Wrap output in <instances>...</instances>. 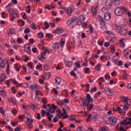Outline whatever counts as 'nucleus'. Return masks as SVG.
<instances>
[{
    "mask_svg": "<svg viewBox=\"0 0 131 131\" xmlns=\"http://www.w3.org/2000/svg\"><path fill=\"white\" fill-rule=\"evenodd\" d=\"M120 46L121 47V48H124L125 46V38H121L120 40Z\"/></svg>",
    "mask_w": 131,
    "mask_h": 131,
    "instance_id": "nucleus-15",
    "label": "nucleus"
},
{
    "mask_svg": "<svg viewBox=\"0 0 131 131\" xmlns=\"http://www.w3.org/2000/svg\"><path fill=\"white\" fill-rule=\"evenodd\" d=\"M70 101L69 99L66 98L63 100L60 101L58 103V105H60L62 107V106H64L65 104H69Z\"/></svg>",
    "mask_w": 131,
    "mask_h": 131,
    "instance_id": "nucleus-8",
    "label": "nucleus"
},
{
    "mask_svg": "<svg viewBox=\"0 0 131 131\" xmlns=\"http://www.w3.org/2000/svg\"><path fill=\"white\" fill-rule=\"evenodd\" d=\"M89 29H90V33H94V32H95V31L94 30V27H93V26H92V25H90L89 26Z\"/></svg>",
    "mask_w": 131,
    "mask_h": 131,
    "instance_id": "nucleus-41",
    "label": "nucleus"
},
{
    "mask_svg": "<svg viewBox=\"0 0 131 131\" xmlns=\"http://www.w3.org/2000/svg\"><path fill=\"white\" fill-rule=\"evenodd\" d=\"M92 12L94 16H97V14L98 13V10L97 9V8L93 7L92 8Z\"/></svg>",
    "mask_w": 131,
    "mask_h": 131,
    "instance_id": "nucleus-21",
    "label": "nucleus"
},
{
    "mask_svg": "<svg viewBox=\"0 0 131 131\" xmlns=\"http://www.w3.org/2000/svg\"><path fill=\"white\" fill-rule=\"evenodd\" d=\"M31 89L33 91H38L39 90V87L37 85L36 83H34L31 85Z\"/></svg>",
    "mask_w": 131,
    "mask_h": 131,
    "instance_id": "nucleus-16",
    "label": "nucleus"
},
{
    "mask_svg": "<svg viewBox=\"0 0 131 131\" xmlns=\"http://www.w3.org/2000/svg\"><path fill=\"white\" fill-rule=\"evenodd\" d=\"M14 68L16 70V71H17V72H19V71H20V67L18 66L17 63L14 64Z\"/></svg>",
    "mask_w": 131,
    "mask_h": 131,
    "instance_id": "nucleus-32",
    "label": "nucleus"
},
{
    "mask_svg": "<svg viewBox=\"0 0 131 131\" xmlns=\"http://www.w3.org/2000/svg\"><path fill=\"white\" fill-rule=\"evenodd\" d=\"M115 6H119L120 5V0H114Z\"/></svg>",
    "mask_w": 131,
    "mask_h": 131,
    "instance_id": "nucleus-42",
    "label": "nucleus"
},
{
    "mask_svg": "<svg viewBox=\"0 0 131 131\" xmlns=\"http://www.w3.org/2000/svg\"><path fill=\"white\" fill-rule=\"evenodd\" d=\"M0 95L1 96H2V97H3V98H4V99L8 98L7 92H6V91H4V90H2V89H0Z\"/></svg>",
    "mask_w": 131,
    "mask_h": 131,
    "instance_id": "nucleus-11",
    "label": "nucleus"
},
{
    "mask_svg": "<svg viewBox=\"0 0 131 131\" xmlns=\"http://www.w3.org/2000/svg\"><path fill=\"white\" fill-rule=\"evenodd\" d=\"M43 67H44V69L45 70H46L47 71H48V70H49V67L48 64H44Z\"/></svg>",
    "mask_w": 131,
    "mask_h": 131,
    "instance_id": "nucleus-63",
    "label": "nucleus"
},
{
    "mask_svg": "<svg viewBox=\"0 0 131 131\" xmlns=\"http://www.w3.org/2000/svg\"><path fill=\"white\" fill-rule=\"evenodd\" d=\"M86 97V98L84 100L83 105L84 106H88L89 105H90V102H93V100L90 94H87Z\"/></svg>",
    "mask_w": 131,
    "mask_h": 131,
    "instance_id": "nucleus-2",
    "label": "nucleus"
},
{
    "mask_svg": "<svg viewBox=\"0 0 131 131\" xmlns=\"http://www.w3.org/2000/svg\"><path fill=\"white\" fill-rule=\"evenodd\" d=\"M28 124H32L33 123V119H30V118H27Z\"/></svg>",
    "mask_w": 131,
    "mask_h": 131,
    "instance_id": "nucleus-38",
    "label": "nucleus"
},
{
    "mask_svg": "<svg viewBox=\"0 0 131 131\" xmlns=\"http://www.w3.org/2000/svg\"><path fill=\"white\" fill-rule=\"evenodd\" d=\"M127 23H128V21L126 19H124L121 20V24L123 26L127 25Z\"/></svg>",
    "mask_w": 131,
    "mask_h": 131,
    "instance_id": "nucleus-30",
    "label": "nucleus"
},
{
    "mask_svg": "<svg viewBox=\"0 0 131 131\" xmlns=\"http://www.w3.org/2000/svg\"><path fill=\"white\" fill-rule=\"evenodd\" d=\"M12 6H13V3L12 2H10L6 6V8L7 9H10V8L12 7Z\"/></svg>",
    "mask_w": 131,
    "mask_h": 131,
    "instance_id": "nucleus-54",
    "label": "nucleus"
},
{
    "mask_svg": "<svg viewBox=\"0 0 131 131\" xmlns=\"http://www.w3.org/2000/svg\"><path fill=\"white\" fill-rule=\"evenodd\" d=\"M76 65V68H80V61H78L75 63Z\"/></svg>",
    "mask_w": 131,
    "mask_h": 131,
    "instance_id": "nucleus-46",
    "label": "nucleus"
},
{
    "mask_svg": "<svg viewBox=\"0 0 131 131\" xmlns=\"http://www.w3.org/2000/svg\"><path fill=\"white\" fill-rule=\"evenodd\" d=\"M70 10V13L72 14V12L74 11V10H75V8L74 6H71L69 8Z\"/></svg>",
    "mask_w": 131,
    "mask_h": 131,
    "instance_id": "nucleus-43",
    "label": "nucleus"
},
{
    "mask_svg": "<svg viewBox=\"0 0 131 131\" xmlns=\"http://www.w3.org/2000/svg\"><path fill=\"white\" fill-rule=\"evenodd\" d=\"M28 66H29L31 69H34V67L33 65H32V62H30L28 63Z\"/></svg>",
    "mask_w": 131,
    "mask_h": 131,
    "instance_id": "nucleus-51",
    "label": "nucleus"
},
{
    "mask_svg": "<svg viewBox=\"0 0 131 131\" xmlns=\"http://www.w3.org/2000/svg\"><path fill=\"white\" fill-rule=\"evenodd\" d=\"M83 129H84V128L82 127V126L78 127L76 129L77 131H83Z\"/></svg>",
    "mask_w": 131,
    "mask_h": 131,
    "instance_id": "nucleus-64",
    "label": "nucleus"
},
{
    "mask_svg": "<svg viewBox=\"0 0 131 131\" xmlns=\"http://www.w3.org/2000/svg\"><path fill=\"white\" fill-rule=\"evenodd\" d=\"M128 101H129V99L127 97H122V103H123V104L128 103Z\"/></svg>",
    "mask_w": 131,
    "mask_h": 131,
    "instance_id": "nucleus-19",
    "label": "nucleus"
},
{
    "mask_svg": "<svg viewBox=\"0 0 131 131\" xmlns=\"http://www.w3.org/2000/svg\"><path fill=\"white\" fill-rule=\"evenodd\" d=\"M108 121L112 125H114V124H116L117 123V118L114 117H111L108 118Z\"/></svg>",
    "mask_w": 131,
    "mask_h": 131,
    "instance_id": "nucleus-6",
    "label": "nucleus"
},
{
    "mask_svg": "<svg viewBox=\"0 0 131 131\" xmlns=\"http://www.w3.org/2000/svg\"><path fill=\"white\" fill-rule=\"evenodd\" d=\"M62 111L63 112V114L62 113V112H61V110H58L57 111V114L56 115V117H58V118L60 119L62 116H64V115H67L68 113L65 108L62 107Z\"/></svg>",
    "mask_w": 131,
    "mask_h": 131,
    "instance_id": "nucleus-3",
    "label": "nucleus"
},
{
    "mask_svg": "<svg viewBox=\"0 0 131 131\" xmlns=\"http://www.w3.org/2000/svg\"><path fill=\"white\" fill-rule=\"evenodd\" d=\"M8 11L9 13V14H10V15H11L14 18H17V17H18L17 12L15 10H13V9L9 8L8 9Z\"/></svg>",
    "mask_w": 131,
    "mask_h": 131,
    "instance_id": "nucleus-5",
    "label": "nucleus"
},
{
    "mask_svg": "<svg viewBox=\"0 0 131 131\" xmlns=\"http://www.w3.org/2000/svg\"><path fill=\"white\" fill-rule=\"evenodd\" d=\"M49 75H50V73H45L43 75H42V78L44 80H46L47 78H49Z\"/></svg>",
    "mask_w": 131,
    "mask_h": 131,
    "instance_id": "nucleus-29",
    "label": "nucleus"
},
{
    "mask_svg": "<svg viewBox=\"0 0 131 131\" xmlns=\"http://www.w3.org/2000/svg\"><path fill=\"white\" fill-rule=\"evenodd\" d=\"M98 80H102V81H99V82L98 84L99 85H102V83L105 82V80H104V77H100L98 79Z\"/></svg>",
    "mask_w": 131,
    "mask_h": 131,
    "instance_id": "nucleus-34",
    "label": "nucleus"
},
{
    "mask_svg": "<svg viewBox=\"0 0 131 131\" xmlns=\"http://www.w3.org/2000/svg\"><path fill=\"white\" fill-rule=\"evenodd\" d=\"M98 21H99L100 23L101 27H103V26H105V25H106V23L104 21V20H103V17H101V16H98Z\"/></svg>",
    "mask_w": 131,
    "mask_h": 131,
    "instance_id": "nucleus-12",
    "label": "nucleus"
},
{
    "mask_svg": "<svg viewBox=\"0 0 131 131\" xmlns=\"http://www.w3.org/2000/svg\"><path fill=\"white\" fill-rule=\"evenodd\" d=\"M46 37H48L50 39H52L53 36L51 33H47L46 35Z\"/></svg>",
    "mask_w": 131,
    "mask_h": 131,
    "instance_id": "nucleus-45",
    "label": "nucleus"
},
{
    "mask_svg": "<svg viewBox=\"0 0 131 131\" xmlns=\"http://www.w3.org/2000/svg\"><path fill=\"white\" fill-rule=\"evenodd\" d=\"M12 113L13 114V115H16L18 113V112L17 111V110L16 108H14L12 110Z\"/></svg>",
    "mask_w": 131,
    "mask_h": 131,
    "instance_id": "nucleus-56",
    "label": "nucleus"
},
{
    "mask_svg": "<svg viewBox=\"0 0 131 131\" xmlns=\"http://www.w3.org/2000/svg\"><path fill=\"white\" fill-rule=\"evenodd\" d=\"M42 102L43 103V104H47L48 103V99L45 98H42Z\"/></svg>",
    "mask_w": 131,
    "mask_h": 131,
    "instance_id": "nucleus-61",
    "label": "nucleus"
},
{
    "mask_svg": "<svg viewBox=\"0 0 131 131\" xmlns=\"http://www.w3.org/2000/svg\"><path fill=\"white\" fill-rule=\"evenodd\" d=\"M36 96H43L42 93L40 91L37 90L35 91Z\"/></svg>",
    "mask_w": 131,
    "mask_h": 131,
    "instance_id": "nucleus-39",
    "label": "nucleus"
},
{
    "mask_svg": "<svg viewBox=\"0 0 131 131\" xmlns=\"http://www.w3.org/2000/svg\"><path fill=\"white\" fill-rule=\"evenodd\" d=\"M128 120V118H126L123 121L120 122V125L121 126H125V125H127V121Z\"/></svg>",
    "mask_w": 131,
    "mask_h": 131,
    "instance_id": "nucleus-23",
    "label": "nucleus"
},
{
    "mask_svg": "<svg viewBox=\"0 0 131 131\" xmlns=\"http://www.w3.org/2000/svg\"><path fill=\"white\" fill-rule=\"evenodd\" d=\"M101 131H109L110 129L107 126H103L101 128Z\"/></svg>",
    "mask_w": 131,
    "mask_h": 131,
    "instance_id": "nucleus-40",
    "label": "nucleus"
},
{
    "mask_svg": "<svg viewBox=\"0 0 131 131\" xmlns=\"http://www.w3.org/2000/svg\"><path fill=\"white\" fill-rule=\"evenodd\" d=\"M42 50H43V52H44V53H43V56H46V55H47V53H48L49 51V49H48V47H43Z\"/></svg>",
    "mask_w": 131,
    "mask_h": 131,
    "instance_id": "nucleus-36",
    "label": "nucleus"
},
{
    "mask_svg": "<svg viewBox=\"0 0 131 131\" xmlns=\"http://www.w3.org/2000/svg\"><path fill=\"white\" fill-rule=\"evenodd\" d=\"M24 51L28 53L29 55L31 54V50L30 49V46L29 44H26L24 46Z\"/></svg>",
    "mask_w": 131,
    "mask_h": 131,
    "instance_id": "nucleus-10",
    "label": "nucleus"
},
{
    "mask_svg": "<svg viewBox=\"0 0 131 131\" xmlns=\"http://www.w3.org/2000/svg\"><path fill=\"white\" fill-rule=\"evenodd\" d=\"M122 78L123 79H126V78H127V74H126V72H124Z\"/></svg>",
    "mask_w": 131,
    "mask_h": 131,
    "instance_id": "nucleus-60",
    "label": "nucleus"
},
{
    "mask_svg": "<svg viewBox=\"0 0 131 131\" xmlns=\"http://www.w3.org/2000/svg\"><path fill=\"white\" fill-rule=\"evenodd\" d=\"M52 48L55 52H57L60 49V45L59 43H55L53 45Z\"/></svg>",
    "mask_w": 131,
    "mask_h": 131,
    "instance_id": "nucleus-14",
    "label": "nucleus"
},
{
    "mask_svg": "<svg viewBox=\"0 0 131 131\" xmlns=\"http://www.w3.org/2000/svg\"><path fill=\"white\" fill-rule=\"evenodd\" d=\"M111 41L113 43L116 42V41H117V38L116 37H113L111 39Z\"/></svg>",
    "mask_w": 131,
    "mask_h": 131,
    "instance_id": "nucleus-59",
    "label": "nucleus"
},
{
    "mask_svg": "<svg viewBox=\"0 0 131 131\" xmlns=\"http://www.w3.org/2000/svg\"><path fill=\"white\" fill-rule=\"evenodd\" d=\"M43 54H41V55H39L38 56V59L40 61H46L47 60V58L44 56Z\"/></svg>",
    "mask_w": 131,
    "mask_h": 131,
    "instance_id": "nucleus-18",
    "label": "nucleus"
},
{
    "mask_svg": "<svg viewBox=\"0 0 131 131\" xmlns=\"http://www.w3.org/2000/svg\"><path fill=\"white\" fill-rule=\"evenodd\" d=\"M15 33V29H10L9 30V34H14Z\"/></svg>",
    "mask_w": 131,
    "mask_h": 131,
    "instance_id": "nucleus-55",
    "label": "nucleus"
},
{
    "mask_svg": "<svg viewBox=\"0 0 131 131\" xmlns=\"http://www.w3.org/2000/svg\"><path fill=\"white\" fill-rule=\"evenodd\" d=\"M49 112H50V113H55V110L53 108H50L49 110Z\"/></svg>",
    "mask_w": 131,
    "mask_h": 131,
    "instance_id": "nucleus-62",
    "label": "nucleus"
},
{
    "mask_svg": "<svg viewBox=\"0 0 131 131\" xmlns=\"http://www.w3.org/2000/svg\"><path fill=\"white\" fill-rule=\"evenodd\" d=\"M67 24L68 25H69V26H73V25H74L73 24V18H70L69 19L68 21H67Z\"/></svg>",
    "mask_w": 131,
    "mask_h": 131,
    "instance_id": "nucleus-28",
    "label": "nucleus"
},
{
    "mask_svg": "<svg viewBox=\"0 0 131 131\" xmlns=\"http://www.w3.org/2000/svg\"><path fill=\"white\" fill-rule=\"evenodd\" d=\"M6 71L8 74H9V73H10V64L9 63L7 64V67L6 70Z\"/></svg>",
    "mask_w": 131,
    "mask_h": 131,
    "instance_id": "nucleus-48",
    "label": "nucleus"
},
{
    "mask_svg": "<svg viewBox=\"0 0 131 131\" xmlns=\"http://www.w3.org/2000/svg\"><path fill=\"white\" fill-rule=\"evenodd\" d=\"M38 37L39 38H43V33H38L37 34Z\"/></svg>",
    "mask_w": 131,
    "mask_h": 131,
    "instance_id": "nucleus-52",
    "label": "nucleus"
},
{
    "mask_svg": "<svg viewBox=\"0 0 131 131\" xmlns=\"http://www.w3.org/2000/svg\"><path fill=\"white\" fill-rule=\"evenodd\" d=\"M121 34H126L127 33V30L125 29H121L120 31Z\"/></svg>",
    "mask_w": 131,
    "mask_h": 131,
    "instance_id": "nucleus-35",
    "label": "nucleus"
},
{
    "mask_svg": "<svg viewBox=\"0 0 131 131\" xmlns=\"http://www.w3.org/2000/svg\"><path fill=\"white\" fill-rule=\"evenodd\" d=\"M104 19L106 20H109L111 19V13L107 12L104 14Z\"/></svg>",
    "mask_w": 131,
    "mask_h": 131,
    "instance_id": "nucleus-17",
    "label": "nucleus"
},
{
    "mask_svg": "<svg viewBox=\"0 0 131 131\" xmlns=\"http://www.w3.org/2000/svg\"><path fill=\"white\" fill-rule=\"evenodd\" d=\"M73 64V62L71 61L66 62V65L68 68L71 67L72 66Z\"/></svg>",
    "mask_w": 131,
    "mask_h": 131,
    "instance_id": "nucleus-33",
    "label": "nucleus"
},
{
    "mask_svg": "<svg viewBox=\"0 0 131 131\" xmlns=\"http://www.w3.org/2000/svg\"><path fill=\"white\" fill-rule=\"evenodd\" d=\"M99 118L98 114L95 113L92 116V119L94 121H97Z\"/></svg>",
    "mask_w": 131,
    "mask_h": 131,
    "instance_id": "nucleus-26",
    "label": "nucleus"
},
{
    "mask_svg": "<svg viewBox=\"0 0 131 131\" xmlns=\"http://www.w3.org/2000/svg\"><path fill=\"white\" fill-rule=\"evenodd\" d=\"M112 5H113V1L107 0L106 3V7H108V8H111L112 7Z\"/></svg>",
    "mask_w": 131,
    "mask_h": 131,
    "instance_id": "nucleus-22",
    "label": "nucleus"
},
{
    "mask_svg": "<svg viewBox=\"0 0 131 131\" xmlns=\"http://www.w3.org/2000/svg\"><path fill=\"white\" fill-rule=\"evenodd\" d=\"M95 70H96V71H100L101 70V64H99L95 67Z\"/></svg>",
    "mask_w": 131,
    "mask_h": 131,
    "instance_id": "nucleus-47",
    "label": "nucleus"
},
{
    "mask_svg": "<svg viewBox=\"0 0 131 131\" xmlns=\"http://www.w3.org/2000/svg\"><path fill=\"white\" fill-rule=\"evenodd\" d=\"M7 63L8 60L6 59L3 60V59L2 58H0V69H2V68H4Z\"/></svg>",
    "mask_w": 131,
    "mask_h": 131,
    "instance_id": "nucleus-7",
    "label": "nucleus"
},
{
    "mask_svg": "<svg viewBox=\"0 0 131 131\" xmlns=\"http://www.w3.org/2000/svg\"><path fill=\"white\" fill-rule=\"evenodd\" d=\"M55 83L58 85L59 84H61V82H62V79H61V78L59 77H56L55 78Z\"/></svg>",
    "mask_w": 131,
    "mask_h": 131,
    "instance_id": "nucleus-20",
    "label": "nucleus"
},
{
    "mask_svg": "<svg viewBox=\"0 0 131 131\" xmlns=\"http://www.w3.org/2000/svg\"><path fill=\"white\" fill-rule=\"evenodd\" d=\"M44 25L46 26V29H49V28H50V25H49V23H48V21H45Z\"/></svg>",
    "mask_w": 131,
    "mask_h": 131,
    "instance_id": "nucleus-44",
    "label": "nucleus"
},
{
    "mask_svg": "<svg viewBox=\"0 0 131 131\" xmlns=\"http://www.w3.org/2000/svg\"><path fill=\"white\" fill-rule=\"evenodd\" d=\"M66 42V41L63 38H61L60 41L59 46H60L61 48H63L64 46L65 45V43Z\"/></svg>",
    "mask_w": 131,
    "mask_h": 131,
    "instance_id": "nucleus-25",
    "label": "nucleus"
},
{
    "mask_svg": "<svg viewBox=\"0 0 131 131\" xmlns=\"http://www.w3.org/2000/svg\"><path fill=\"white\" fill-rule=\"evenodd\" d=\"M8 78V76L6 74H2L0 75V82L5 81Z\"/></svg>",
    "mask_w": 131,
    "mask_h": 131,
    "instance_id": "nucleus-13",
    "label": "nucleus"
},
{
    "mask_svg": "<svg viewBox=\"0 0 131 131\" xmlns=\"http://www.w3.org/2000/svg\"><path fill=\"white\" fill-rule=\"evenodd\" d=\"M72 18L74 25H81V21L79 20V18L75 16Z\"/></svg>",
    "mask_w": 131,
    "mask_h": 131,
    "instance_id": "nucleus-4",
    "label": "nucleus"
},
{
    "mask_svg": "<svg viewBox=\"0 0 131 131\" xmlns=\"http://www.w3.org/2000/svg\"><path fill=\"white\" fill-rule=\"evenodd\" d=\"M101 11L102 13H103L104 14H106V13H109L108 12V9H106V8H103Z\"/></svg>",
    "mask_w": 131,
    "mask_h": 131,
    "instance_id": "nucleus-49",
    "label": "nucleus"
},
{
    "mask_svg": "<svg viewBox=\"0 0 131 131\" xmlns=\"http://www.w3.org/2000/svg\"><path fill=\"white\" fill-rule=\"evenodd\" d=\"M10 81H11V80H7L6 81V85L7 88H10L11 86V83H10Z\"/></svg>",
    "mask_w": 131,
    "mask_h": 131,
    "instance_id": "nucleus-53",
    "label": "nucleus"
},
{
    "mask_svg": "<svg viewBox=\"0 0 131 131\" xmlns=\"http://www.w3.org/2000/svg\"><path fill=\"white\" fill-rule=\"evenodd\" d=\"M52 92H53V93H54V94H55V95H58V94H59L58 90H57V89H56V88H53L52 89Z\"/></svg>",
    "mask_w": 131,
    "mask_h": 131,
    "instance_id": "nucleus-57",
    "label": "nucleus"
},
{
    "mask_svg": "<svg viewBox=\"0 0 131 131\" xmlns=\"http://www.w3.org/2000/svg\"><path fill=\"white\" fill-rule=\"evenodd\" d=\"M53 32L55 34H61V33H63V32H64V29L61 27L57 28L53 31Z\"/></svg>",
    "mask_w": 131,
    "mask_h": 131,
    "instance_id": "nucleus-9",
    "label": "nucleus"
},
{
    "mask_svg": "<svg viewBox=\"0 0 131 131\" xmlns=\"http://www.w3.org/2000/svg\"><path fill=\"white\" fill-rule=\"evenodd\" d=\"M129 107H130V104L128 103V102L127 103H123V110H125V111L127 110V109H128Z\"/></svg>",
    "mask_w": 131,
    "mask_h": 131,
    "instance_id": "nucleus-24",
    "label": "nucleus"
},
{
    "mask_svg": "<svg viewBox=\"0 0 131 131\" xmlns=\"http://www.w3.org/2000/svg\"><path fill=\"white\" fill-rule=\"evenodd\" d=\"M123 55H124V56H125L126 57H127V56H128V50L127 49H125L123 51Z\"/></svg>",
    "mask_w": 131,
    "mask_h": 131,
    "instance_id": "nucleus-37",
    "label": "nucleus"
},
{
    "mask_svg": "<svg viewBox=\"0 0 131 131\" xmlns=\"http://www.w3.org/2000/svg\"><path fill=\"white\" fill-rule=\"evenodd\" d=\"M25 59H24V62H28L29 60V57H28V56L27 55H25Z\"/></svg>",
    "mask_w": 131,
    "mask_h": 131,
    "instance_id": "nucleus-58",
    "label": "nucleus"
},
{
    "mask_svg": "<svg viewBox=\"0 0 131 131\" xmlns=\"http://www.w3.org/2000/svg\"><path fill=\"white\" fill-rule=\"evenodd\" d=\"M115 112H118L119 113H120V114H122V113L123 112V110H122L121 108L118 107L115 110Z\"/></svg>",
    "mask_w": 131,
    "mask_h": 131,
    "instance_id": "nucleus-31",
    "label": "nucleus"
},
{
    "mask_svg": "<svg viewBox=\"0 0 131 131\" xmlns=\"http://www.w3.org/2000/svg\"><path fill=\"white\" fill-rule=\"evenodd\" d=\"M80 22H81V25L83 24V22H84V20H85V17L83 15H81L79 17Z\"/></svg>",
    "mask_w": 131,
    "mask_h": 131,
    "instance_id": "nucleus-27",
    "label": "nucleus"
},
{
    "mask_svg": "<svg viewBox=\"0 0 131 131\" xmlns=\"http://www.w3.org/2000/svg\"><path fill=\"white\" fill-rule=\"evenodd\" d=\"M115 12L117 16H122L123 13L127 12V9L125 8H121L120 7H117L116 8Z\"/></svg>",
    "mask_w": 131,
    "mask_h": 131,
    "instance_id": "nucleus-1",
    "label": "nucleus"
},
{
    "mask_svg": "<svg viewBox=\"0 0 131 131\" xmlns=\"http://www.w3.org/2000/svg\"><path fill=\"white\" fill-rule=\"evenodd\" d=\"M111 50L112 53H115V51H116V49H115V47H114V46H111Z\"/></svg>",
    "mask_w": 131,
    "mask_h": 131,
    "instance_id": "nucleus-50",
    "label": "nucleus"
}]
</instances>
